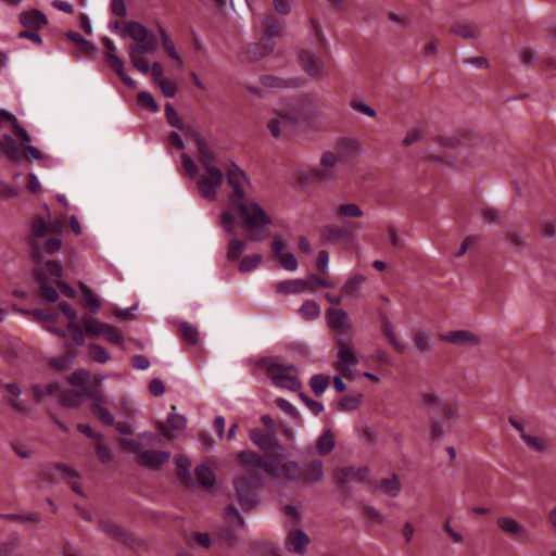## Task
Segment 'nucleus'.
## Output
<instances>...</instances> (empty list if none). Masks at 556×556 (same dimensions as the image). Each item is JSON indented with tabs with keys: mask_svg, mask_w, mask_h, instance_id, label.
I'll use <instances>...</instances> for the list:
<instances>
[{
	"mask_svg": "<svg viewBox=\"0 0 556 556\" xmlns=\"http://www.w3.org/2000/svg\"><path fill=\"white\" fill-rule=\"evenodd\" d=\"M227 182L231 188L229 211L241 219V226L247 230L251 241L265 240L269 236L267 226L271 218L258 203L245 199L250 185L245 173L236 164H231L227 170Z\"/></svg>",
	"mask_w": 556,
	"mask_h": 556,
	"instance_id": "obj_1",
	"label": "nucleus"
},
{
	"mask_svg": "<svg viewBox=\"0 0 556 556\" xmlns=\"http://www.w3.org/2000/svg\"><path fill=\"white\" fill-rule=\"evenodd\" d=\"M130 37L134 43L128 46L130 61L132 66L142 74L149 73V63L146 59L137 54H152L157 49V38L143 24L134 21L124 23V29L121 37Z\"/></svg>",
	"mask_w": 556,
	"mask_h": 556,
	"instance_id": "obj_2",
	"label": "nucleus"
},
{
	"mask_svg": "<svg viewBox=\"0 0 556 556\" xmlns=\"http://www.w3.org/2000/svg\"><path fill=\"white\" fill-rule=\"evenodd\" d=\"M359 152V144L352 139H343L338 143V152L324 151L321 153L319 163L309 169V175L313 179L331 184L337 181L338 164L349 155H355Z\"/></svg>",
	"mask_w": 556,
	"mask_h": 556,
	"instance_id": "obj_3",
	"label": "nucleus"
},
{
	"mask_svg": "<svg viewBox=\"0 0 556 556\" xmlns=\"http://www.w3.org/2000/svg\"><path fill=\"white\" fill-rule=\"evenodd\" d=\"M236 458L240 463L241 469L248 473L245 477L249 481L260 483L263 479L262 472L268 473L269 455L264 457L255 451L244 450L237 453Z\"/></svg>",
	"mask_w": 556,
	"mask_h": 556,
	"instance_id": "obj_4",
	"label": "nucleus"
},
{
	"mask_svg": "<svg viewBox=\"0 0 556 556\" xmlns=\"http://www.w3.org/2000/svg\"><path fill=\"white\" fill-rule=\"evenodd\" d=\"M289 453L286 452L279 454L269 455V469L268 475L273 479H285L288 481H300L302 476V467L295 460L282 462L283 457H288Z\"/></svg>",
	"mask_w": 556,
	"mask_h": 556,
	"instance_id": "obj_5",
	"label": "nucleus"
},
{
	"mask_svg": "<svg viewBox=\"0 0 556 556\" xmlns=\"http://www.w3.org/2000/svg\"><path fill=\"white\" fill-rule=\"evenodd\" d=\"M266 375L273 383L279 388L291 391H295L301 388V381L298 378V370L293 365L273 363L267 366Z\"/></svg>",
	"mask_w": 556,
	"mask_h": 556,
	"instance_id": "obj_6",
	"label": "nucleus"
},
{
	"mask_svg": "<svg viewBox=\"0 0 556 556\" xmlns=\"http://www.w3.org/2000/svg\"><path fill=\"white\" fill-rule=\"evenodd\" d=\"M220 225L227 235L230 237L227 245V258L229 261H238L247 249V241L239 239L236 232V215L230 211L222 213Z\"/></svg>",
	"mask_w": 556,
	"mask_h": 556,
	"instance_id": "obj_7",
	"label": "nucleus"
},
{
	"mask_svg": "<svg viewBox=\"0 0 556 556\" xmlns=\"http://www.w3.org/2000/svg\"><path fill=\"white\" fill-rule=\"evenodd\" d=\"M334 340L340 348L337 353L339 361L334 366L346 379H352V369L358 364L354 346L348 336L339 333L336 336Z\"/></svg>",
	"mask_w": 556,
	"mask_h": 556,
	"instance_id": "obj_8",
	"label": "nucleus"
},
{
	"mask_svg": "<svg viewBox=\"0 0 556 556\" xmlns=\"http://www.w3.org/2000/svg\"><path fill=\"white\" fill-rule=\"evenodd\" d=\"M300 118L301 115L296 111H275L267 122V127L275 138L288 137L294 131Z\"/></svg>",
	"mask_w": 556,
	"mask_h": 556,
	"instance_id": "obj_9",
	"label": "nucleus"
},
{
	"mask_svg": "<svg viewBox=\"0 0 556 556\" xmlns=\"http://www.w3.org/2000/svg\"><path fill=\"white\" fill-rule=\"evenodd\" d=\"M202 170L203 172L198 175L197 186L204 199L214 201L216 200L217 190L224 182V174L218 167Z\"/></svg>",
	"mask_w": 556,
	"mask_h": 556,
	"instance_id": "obj_10",
	"label": "nucleus"
},
{
	"mask_svg": "<svg viewBox=\"0 0 556 556\" xmlns=\"http://www.w3.org/2000/svg\"><path fill=\"white\" fill-rule=\"evenodd\" d=\"M257 483L249 481L245 475L239 476L233 480L238 503L243 511H250L257 504L256 494L252 490V486Z\"/></svg>",
	"mask_w": 556,
	"mask_h": 556,
	"instance_id": "obj_11",
	"label": "nucleus"
},
{
	"mask_svg": "<svg viewBox=\"0 0 556 556\" xmlns=\"http://www.w3.org/2000/svg\"><path fill=\"white\" fill-rule=\"evenodd\" d=\"M84 394L91 401V410L104 425H114V416L108 408L106 396L98 389H84Z\"/></svg>",
	"mask_w": 556,
	"mask_h": 556,
	"instance_id": "obj_12",
	"label": "nucleus"
},
{
	"mask_svg": "<svg viewBox=\"0 0 556 556\" xmlns=\"http://www.w3.org/2000/svg\"><path fill=\"white\" fill-rule=\"evenodd\" d=\"M369 473L370 470L367 466L341 467L334 470V479L342 484L353 482L370 484Z\"/></svg>",
	"mask_w": 556,
	"mask_h": 556,
	"instance_id": "obj_13",
	"label": "nucleus"
},
{
	"mask_svg": "<svg viewBox=\"0 0 556 556\" xmlns=\"http://www.w3.org/2000/svg\"><path fill=\"white\" fill-rule=\"evenodd\" d=\"M249 439L255 446L264 452L279 448L280 451L286 452V455L288 454V451L278 443L276 434L268 430L252 428L249 431Z\"/></svg>",
	"mask_w": 556,
	"mask_h": 556,
	"instance_id": "obj_14",
	"label": "nucleus"
},
{
	"mask_svg": "<svg viewBox=\"0 0 556 556\" xmlns=\"http://www.w3.org/2000/svg\"><path fill=\"white\" fill-rule=\"evenodd\" d=\"M275 49V41H267L261 38L258 42L248 43L241 51V58L245 62H257L271 54Z\"/></svg>",
	"mask_w": 556,
	"mask_h": 556,
	"instance_id": "obj_15",
	"label": "nucleus"
},
{
	"mask_svg": "<svg viewBox=\"0 0 556 556\" xmlns=\"http://www.w3.org/2000/svg\"><path fill=\"white\" fill-rule=\"evenodd\" d=\"M309 543V536L301 529L290 530L285 538L286 551L299 556L305 555Z\"/></svg>",
	"mask_w": 556,
	"mask_h": 556,
	"instance_id": "obj_16",
	"label": "nucleus"
},
{
	"mask_svg": "<svg viewBox=\"0 0 556 556\" xmlns=\"http://www.w3.org/2000/svg\"><path fill=\"white\" fill-rule=\"evenodd\" d=\"M372 493H380L389 497H397L402 491V483L397 475L392 473L389 477L381 478L375 483L369 484Z\"/></svg>",
	"mask_w": 556,
	"mask_h": 556,
	"instance_id": "obj_17",
	"label": "nucleus"
},
{
	"mask_svg": "<svg viewBox=\"0 0 556 556\" xmlns=\"http://www.w3.org/2000/svg\"><path fill=\"white\" fill-rule=\"evenodd\" d=\"M299 62L302 70L312 77H318L325 70L323 60L308 50H301L299 52Z\"/></svg>",
	"mask_w": 556,
	"mask_h": 556,
	"instance_id": "obj_18",
	"label": "nucleus"
},
{
	"mask_svg": "<svg viewBox=\"0 0 556 556\" xmlns=\"http://www.w3.org/2000/svg\"><path fill=\"white\" fill-rule=\"evenodd\" d=\"M325 479L324 463L321 459L314 458L306 462L302 467L301 480L307 484H317Z\"/></svg>",
	"mask_w": 556,
	"mask_h": 556,
	"instance_id": "obj_19",
	"label": "nucleus"
},
{
	"mask_svg": "<svg viewBox=\"0 0 556 556\" xmlns=\"http://www.w3.org/2000/svg\"><path fill=\"white\" fill-rule=\"evenodd\" d=\"M285 242L275 238L271 242V249L274 251L275 257L278 258L280 265L289 271H295L298 269V261L293 253L283 252Z\"/></svg>",
	"mask_w": 556,
	"mask_h": 556,
	"instance_id": "obj_20",
	"label": "nucleus"
},
{
	"mask_svg": "<svg viewBox=\"0 0 556 556\" xmlns=\"http://www.w3.org/2000/svg\"><path fill=\"white\" fill-rule=\"evenodd\" d=\"M31 232L36 239H41L48 233L53 237L62 238L63 222L56 219L47 226L42 218H36L33 223Z\"/></svg>",
	"mask_w": 556,
	"mask_h": 556,
	"instance_id": "obj_21",
	"label": "nucleus"
},
{
	"mask_svg": "<svg viewBox=\"0 0 556 556\" xmlns=\"http://www.w3.org/2000/svg\"><path fill=\"white\" fill-rule=\"evenodd\" d=\"M169 457V452L146 450L139 453L137 460L143 467L157 468L168 462Z\"/></svg>",
	"mask_w": 556,
	"mask_h": 556,
	"instance_id": "obj_22",
	"label": "nucleus"
},
{
	"mask_svg": "<svg viewBox=\"0 0 556 556\" xmlns=\"http://www.w3.org/2000/svg\"><path fill=\"white\" fill-rule=\"evenodd\" d=\"M442 340L458 346L478 345L480 343V338L476 333L468 330L450 331L442 336Z\"/></svg>",
	"mask_w": 556,
	"mask_h": 556,
	"instance_id": "obj_23",
	"label": "nucleus"
},
{
	"mask_svg": "<svg viewBox=\"0 0 556 556\" xmlns=\"http://www.w3.org/2000/svg\"><path fill=\"white\" fill-rule=\"evenodd\" d=\"M20 22L26 29L39 30L47 25L48 20L42 11L33 9L22 12L20 14Z\"/></svg>",
	"mask_w": 556,
	"mask_h": 556,
	"instance_id": "obj_24",
	"label": "nucleus"
},
{
	"mask_svg": "<svg viewBox=\"0 0 556 556\" xmlns=\"http://www.w3.org/2000/svg\"><path fill=\"white\" fill-rule=\"evenodd\" d=\"M496 523L502 532L515 539L522 540L528 535L526 528L511 517H500Z\"/></svg>",
	"mask_w": 556,
	"mask_h": 556,
	"instance_id": "obj_25",
	"label": "nucleus"
},
{
	"mask_svg": "<svg viewBox=\"0 0 556 556\" xmlns=\"http://www.w3.org/2000/svg\"><path fill=\"white\" fill-rule=\"evenodd\" d=\"M307 290H314V286L301 278L282 280L276 287V291L281 294H296Z\"/></svg>",
	"mask_w": 556,
	"mask_h": 556,
	"instance_id": "obj_26",
	"label": "nucleus"
},
{
	"mask_svg": "<svg viewBox=\"0 0 556 556\" xmlns=\"http://www.w3.org/2000/svg\"><path fill=\"white\" fill-rule=\"evenodd\" d=\"M321 236L326 241L338 242L350 238L352 236V229L348 225L328 224L323 227Z\"/></svg>",
	"mask_w": 556,
	"mask_h": 556,
	"instance_id": "obj_27",
	"label": "nucleus"
},
{
	"mask_svg": "<svg viewBox=\"0 0 556 556\" xmlns=\"http://www.w3.org/2000/svg\"><path fill=\"white\" fill-rule=\"evenodd\" d=\"M167 424L169 428H167L163 424H160L159 429L167 439L173 440L175 435L172 433V431L184 430L186 428L187 420L185 416L173 413L168 416Z\"/></svg>",
	"mask_w": 556,
	"mask_h": 556,
	"instance_id": "obj_28",
	"label": "nucleus"
},
{
	"mask_svg": "<svg viewBox=\"0 0 556 556\" xmlns=\"http://www.w3.org/2000/svg\"><path fill=\"white\" fill-rule=\"evenodd\" d=\"M327 318L331 329L336 331L349 329V316L345 311L330 307L327 309Z\"/></svg>",
	"mask_w": 556,
	"mask_h": 556,
	"instance_id": "obj_29",
	"label": "nucleus"
},
{
	"mask_svg": "<svg viewBox=\"0 0 556 556\" xmlns=\"http://www.w3.org/2000/svg\"><path fill=\"white\" fill-rule=\"evenodd\" d=\"M101 530L110 535L111 538L118 540L125 544H130L132 542L131 536L118 525L109 521L102 520L100 522Z\"/></svg>",
	"mask_w": 556,
	"mask_h": 556,
	"instance_id": "obj_30",
	"label": "nucleus"
},
{
	"mask_svg": "<svg viewBox=\"0 0 556 556\" xmlns=\"http://www.w3.org/2000/svg\"><path fill=\"white\" fill-rule=\"evenodd\" d=\"M199 152V163L201 166V169H208V168H217L215 166V162L217 159L216 153L211 149L206 140L204 142H200V144L197 147Z\"/></svg>",
	"mask_w": 556,
	"mask_h": 556,
	"instance_id": "obj_31",
	"label": "nucleus"
},
{
	"mask_svg": "<svg viewBox=\"0 0 556 556\" xmlns=\"http://www.w3.org/2000/svg\"><path fill=\"white\" fill-rule=\"evenodd\" d=\"M40 239H36L33 242L31 247L34 250V256L39 258V254L41 251L52 254L54 252H58L62 248V238L61 237H53L51 236L43 245L39 242Z\"/></svg>",
	"mask_w": 556,
	"mask_h": 556,
	"instance_id": "obj_32",
	"label": "nucleus"
},
{
	"mask_svg": "<svg viewBox=\"0 0 556 556\" xmlns=\"http://www.w3.org/2000/svg\"><path fill=\"white\" fill-rule=\"evenodd\" d=\"M177 466V476L185 485H192L193 479L190 473L191 462L187 456L178 455L175 457Z\"/></svg>",
	"mask_w": 556,
	"mask_h": 556,
	"instance_id": "obj_33",
	"label": "nucleus"
},
{
	"mask_svg": "<svg viewBox=\"0 0 556 556\" xmlns=\"http://www.w3.org/2000/svg\"><path fill=\"white\" fill-rule=\"evenodd\" d=\"M451 31L464 39H473L480 35V28L475 23H455Z\"/></svg>",
	"mask_w": 556,
	"mask_h": 556,
	"instance_id": "obj_34",
	"label": "nucleus"
},
{
	"mask_svg": "<svg viewBox=\"0 0 556 556\" xmlns=\"http://www.w3.org/2000/svg\"><path fill=\"white\" fill-rule=\"evenodd\" d=\"M81 323L87 334L102 336L108 324L89 315L81 316Z\"/></svg>",
	"mask_w": 556,
	"mask_h": 556,
	"instance_id": "obj_35",
	"label": "nucleus"
},
{
	"mask_svg": "<svg viewBox=\"0 0 556 556\" xmlns=\"http://www.w3.org/2000/svg\"><path fill=\"white\" fill-rule=\"evenodd\" d=\"M381 331H382L383 336L392 344V346L394 348V350L396 352L404 353L405 345L397 340L395 332H394L393 325L388 318L383 319L382 326H381Z\"/></svg>",
	"mask_w": 556,
	"mask_h": 556,
	"instance_id": "obj_36",
	"label": "nucleus"
},
{
	"mask_svg": "<svg viewBox=\"0 0 556 556\" xmlns=\"http://www.w3.org/2000/svg\"><path fill=\"white\" fill-rule=\"evenodd\" d=\"M0 150L5 153L11 160H20V144L10 135H4L0 142Z\"/></svg>",
	"mask_w": 556,
	"mask_h": 556,
	"instance_id": "obj_37",
	"label": "nucleus"
},
{
	"mask_svg": "<svg viewBox=\"0 0 556 556\" xmlns=\"http://www.w3.org/2000/svg\"><path fill=\"white\" fill-rule=\"evenodd\" d=\"M264 26L265 31L262 36L263 39L274 41L275 38L281 35L280 23L275 16L268 15L264 21Z\"/></svg>",
	"mask_w": 556,
	"mask_h": 556,
	"instance_id": "obj_38",
	"label": "nucleus"
},
{
	"mask_svg": "<svg viewBox=\"0 0 556 556\" xmlns=\"http://www.w3.org/2000/svg\"><path fill=\"white\" fill-rule=\"evenodd\" d=\"M79 289L86 304L89 306L92 313H97L101 307V301L97 294L84 282H79Z\"/></svg>",
	"mask_w": 556,
	"mask_h": 556,
	"instance_id": "obj_39",
	"label": "nucleus"
},
{
	"mask_svg": "<svg viewBox=\"0 0 556 556\" xmlns=\"http://www.w3.org/2000/svg\"><path fill=\"white\" fill-rule=\"evenodd\" d=\"M334 447V437L332 432L328 429L325 430L320 437L317 439L316 448L319 454L327 455Z\"/></svg>",
	"mask_w": 556,
	"mask_h": 556,
	"instance_id": "obj_40",
	"label": "nucleus"
},
{
	"mask_svg": "<svg viewBox=\"0 0 556 556\" xmlns=\"http://www.w3.org/2000/svg\"><path fill=\"white\" fill-rule=\"evenodd\" d=\"M36 279L39 283L40 296L45 298L49 302H55L59 299V294L53 287L47 285L43 274L36 270Z\"/></svg>",
	"mask_w": 556,
	"mask_h": 556,
	"instance_id": "obj_41",
	"label": "nucleus"
},
{
	"mask_svg": "<svg viewBox=\"0 0 556 556\" xmlns=\"http://www.w3.org/2000/svg\"><path fill=\"white\" fill-rule=\"evenodd\" d=\"M337 214L341 218H361L364 212L355 203H342L337 207Z\"/></svg>",
	"mask_w": 556,
	"mask_h": 556,
	"instance_id": "obj_42",
	"label": "nucleus"
},
{
	"mask_svg": "<svg viewBox=\"0 0 556 556\" xmlns=\"http://www.w3.org/2000/svg\"><path fill=\"white\" fill-rule=\"evenodd\" d=\"M195 476H197V479H198L199 483L204 489L212 488L214 485V483H215V473H214V471L210 467H207L205 465L197 467Z\"/></svg>",
	"mask_w": 556,
	"mask_h": 556,
	"instance_id": "obj_43",
	"label": "nucleus"
},
{
	"mask_svg": "<svg viewBox=\"0 0 556 556\" xmlns=\"http://www.w3.org/2000/svg\"><path fill=\"white\" fill-rule=\"evenodd\" d=\"M261 84L265 88H276V89H286L293 85V81H289L273 75H264L261 77Z\"/></svg>",
	"mask_w": 556,
	"mask_h": 556,
	"instance_id": "obj_44",
	"label": "nucleus"
},
{
	"mask_svg": "<svg viewBox=\"0 0 556 556\" xmlns=\"http://www.w3.org/2000/svg\"><path fill=\"white\" fill-rule=\"evenodd\" d=\"M252 549L258 556H282L280 549L269 542H256Z\"/></svg>",
	"mask_w": 556,
	"mask_h": 556,
	"instance_id": "obj_45",
	"label": "nucleus"
},
{
	"mask_svg": "<svg viewBox=\"0 0 556 556\" xmlns=\"http://www.w3.org/2000/svg\"><path fill=\"white\" fill-rule=\"evenodd\" d=\"M160 34L162 37V45H163L165 52L173 60L177 61L179 63V65H182V63H184L182 59L177 53L174 41L170 39V37L167 35V33L163 28L160 29Z\"/></svg>",
	"mask_w": 556,
	"mask_h": 556,
	"instance_id": "obj_46",
	"label": "nucleus"
},
{
	"mask_svg": "<svg viewBox=\"0 0 556 556\" xmlns=\"http://www.w3.org/2000/svg\"><path fill=\"white\" fill-rule=\"evenodd\" d=\"M94 450L99 460L102 464H110L113 460V453L110 446L105 443L104 438L99 439L94 445Z\"/></svg>",
	"mask_w": 556,
	"mask_h": 556,
	"instance_id": "obj_47",
	"label": "nucleus"
},
{
	"mask_svg": "<svg viewBox=\"0 0 556 556\" xmlns=\"http://www.w3.org/2000/svg\"><path fill=\"white\" fill-rule=\"evenodd\" d=\"M299 312L304 319L313 320L319 316L320 307L316 302L307 300L302 304Z\"/></svg>",
	"mask_w": 556,
	"mask_h": 556,
	"instance_id": "obj_48",
	"label": "nucleus"
},
{
	"mask_svg": "<svg viewBox=\"0 0 556 556\" xmlns=\"http://www.w3.org/2000/svg\"><path fill=\"white\" fill-rule=\"evenodd\" d=\"M329 386V377L326 375H314L309 380V387L312 388L316 396H320Z\"/></svg>",
	"mask_w": 556,
	"mask_h": 556,
	"instance_id": "obj_49",
	"label": "nucleus"
},
{
	"mask_svg": "<svg viewBox=\"0 0 556 556\" xmlns=\"http://www.w3.org/2000/svg\"><path fill=\"white\" fill-rule=\"evenodd\" d=\"M480 216L485 224H500L502 219L500 210L492 206H482L480 208Z\"/></svg>",
	"mask_w": 556,
	"mask_h": 556,
	"instance_id": "obj_50",
	"label": "nucleus"
},
{
	"mask_svg": "<svg viewBox=\"0 0 556 556\" xmlns=\"http://www.w3.org/2000/svg\"><path fill=\"white\" fill-rule=\"evenodd\" d=\"M262 260L263 256L261 254L247 255L240 261L239 270L241 273H250L260 265Z\"/></svg>",
	"mask_w": 556,
	"mask_h": 556,
	"instance_id": "obj_51",
	"label": "nucleus"
},
{
	"mask_svg": "<svg viewBox=\"0 0 556 556\" xmlns=\"http://www.w3.org/2000/svg\"><path fill=\"white\" fill-rule=\"evenodd\" d=\"M414 341L421 354H428L432 351V341L429 333L417 332L414 336Z\"/></svg>",
	"mask_w": 556,
	"mask_h": 556,
	"instance_id": "obj_52",
	"label": "nucleus"
},
{
	"mask_svg": "<svg viewBox=\"0 0 556 556\" xmlns=\"http://www.w3.org/2000/svg\"><path fill=\"white\" fill-rule=\"evenodd\" d=\"M181 334L186 342L197 344L199 342V331L191 324L184 321L180 324Z\"/></svg>",
	"mask_w": 556,
	"mask_h": 556,
	"instance_id": "obj_53",
	"label": "nucleus"
},
{
	"mask_svg": "<svg viewBox=\"0 0 556 556\" xmlns=\"http://www.w3.org/2000/svg\"><path fill=\"white\" fill-rule=\"evenodd\" d=\"M88 352L90 358L96 363H106L110 359V355L106 350L98 344H89Z\"/></svg>",
	"mask_w": 556,
	"mask_h": 556,
	"instance_id": "obj_54",
	"label": "nucleus"
},
{
	"mask_svg": "<svg viewBox=\"0 0 556 556\" xmlns=\"http://www.w3.org/2000/svg\"><path fill=\"white\" fill-rule=\"evenodd\" d=\"M364 281H365V277L363 275H354L353 277H351L346 280V282L342 287V290L346 294L353 295V294L359 292L361 287Z\"/></svg>",
	"mask_w": 556,
	"mask_h": 556,
	"instance_id": "obj_55",
	"label": "nucleus"
},
{
	"mask_svg": "<svg viewBox=\"0 0 556 556\" xmlns=\"http://www.w3.org/2000/svg\"><path fill=\"white\" fill-rule=\"evenodd\" d=\"M137 101H138V104L143 108V109H147L149 110L150 112H157L159 111V106L154 100V98L152 97V94L148 91H140L137 96Z\"/></svg>",
	"mask_w": 556,
	"mask_h": 556,
	"instance_id": "obj_56",
	"label": "nucleus"
},
{
	"mask_svg": "<svg viewBox=\"0 0 556 556\" xmlns=\"http://www.w3.org/2000/svg\"><path fill=\"white\" fill-rule=\"evenodd\" d=\"M85 395L84 390L81 392L67 391L62 396V404L65 407L75 408L80 404V397Z\"/></svg>",
	"mask_w": 556,
	"mask_h": 556,
	"instance_id": "obj_57",
	"label": "nucleus"
},
{
	"mask_svg": "<svg viewBox=\"0 0 556 556\" xmlns=\"http://www.w3.org/2000/svg\"><path fill=\"white\" fill-rule=\"evenodd\" d=\"M226 521L231 525H238L241 528L245 527V521L242 516L239 514L238 509L235 505L230 504L226 509Z\"/></svg>",
	"mask_w": 556,
	"mask_h": 556,
	"instance_id": "obj_58",
	"label": "nucleus"
},
{
	"mask_svg": "<svg viewBox=\"0 0 556 556\" xmlns=\"http://www.w3.org/2000/svg\"><path fill=\"white\" fill-rule=\"evenodd\" d=\"M165 115H166L167 123L170 126L179 128V129L184 128V124H182V122L180 119L179 114L177 113V111L169 103H167L165 105Z\"/></svg>",
	"mask_w": 556,
	"mask_h": 556,
	"instance_id": "obj_59",
	"label": "nucleus"
},
{
	"mask_svg": "<svg viewBox=\"0 0 556 556\" xmlns=\"http://www.w3.org/2000/svg\"><path fill=\"white\" fill-rule=\"evenodd\" d=\"M521 439L530 448H532L536 452H543L546 448L543 440L538 437L522 433Z\"/></svg>",
	"mask_w": 556,
	"mask_h": 556,
	"instance_id": "obj_60",
	"label": "nucleus"
},
{
	"mask_svg": "<svg viewBox=\"0 0 556 556\" xmlns=\"http://www.w3.org/2000/svg\"><path fill=\"white\" fill-rule=\"evenodd\" d=\"M109 342L114 344H121L123 342V334L118 328L108 324L103 334Z\"/></svg>",
	"mask_w": 556,
	"mask_h": 556,
	"instance_id": "obj_61",
	"label": "nucleus"
},
{
	"mask_svg": "<svg viewBox=\"0 0 556 556\" xmlns=\"http://www.w3.org/2000/svg\"><path fill=\"white\" fill-rule=\"evenodd\" d=\"M350 105L353 110H355L368 117L377 116L376 110L374 108H371L370 105L366 104L365 102H362L358 100H353V101H351Z\"/></svg>",
	"mask_w": 556,
	"mask_h": 556,
	"instance_id": "obj_62",
	"label": "nucleus"
},
{
	"mask_svg": "<svg viewBox=\"0 0 556 556\" xmlns=\"http://www.w3.org/2000/svg\"><path fill=\"white\" fill-rule=\"evenodd\" d=\"M89 372L86 369L75 370L68 378V382L73 386H84L89 380Z\"/></svg>",
	"mask_w": 556,
	"mask_h": 556,
	"instance_id": "obj_63",
	"label": "nucleus"
},
{
	"mask_svg": "<svg viewBox=\"0 0 556 556\" xmlns=\"http://www.w3.org/2000/svg\"><path fill=\"white\" fill-rule=\"evenodd\" d=\"M157 84H159L163 94L166 98L175 97V94L177 92V86L173 80H170L168 78H164V79L160 80Z\"/></svg>",
	"mask_w": 556,
	"mask_h": 556,
	"instance_id": "obj_64",
	"label": "nucleus"
}]
</instances>
